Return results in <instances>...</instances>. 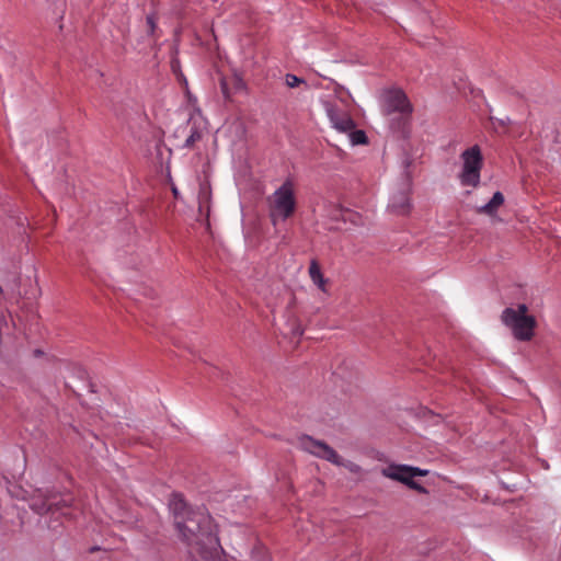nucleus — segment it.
<instances>
[{
  "label": "nucleus",
  "mask_w": 561,
  "mask_h": 561,
  "mask_svg": "<svg viewBox=\"0 0 561 561\" xmlns=\"http://www.w3.org/2000/svg\"><path fill=\"white\" fill-rule=\"evenodd\" d=\"M174 526L192 561H221L222 548L214 520L205 507L192 508L181 494L170 502Z\"/></svg>",
  "instance_id": "1"
},
{
  "label": "nucleus",
  "mask_w": 561,
  "mask_h": 561,
  "mask_svg": "<svg viewBox=\"0 0 561 561\" xmlns=\"http://www.w3.org/2000/svg\"><path fill=\"white\" fill-rule=\"evenodd\" d=\"M381 110L393 130H401L408 124L413 107L401 89H388L382 93Z\"/></svg>",
  "instance_id": "2"
},
{
  "label": "nucleus",
  "mask_w": 561,
  "mask_h": 561,
  "mask_svg": "<svg viewBox=\"0 0 561 561\" xmlns=\"http://www.w3.org/2000/svg\"><path fill=\"white\" fill-rule=\"evenodd\" d=\"M270 218L274 226L293 217L297 208L295 183L287 179L267 198Z\"/></svg>",
  "instance_id": "3"
},
{
  "label": "nucleus",
  "mask_w": 561,
  "mask_h": 561,
  "mask_svg": "<svg viewBox=\"0 0 561 561\" xmlns=\"http://www.w3.org/2000/svg\"><path fill=\"white\" fill-rule=\"evenodd\" d=\"M501 320L512 331L516 340L525 342L533 339L537 321L534 316L528 314L526 305L520 304L516 308L504 309Z\"/></svg>",
  "instance_id": "4"
},
{
  "label": "nucleus",
  "mask_w": 561,
  "mask_h": 561,
  "mask_svg": "<svg viewBox=\"0 0 561 561\" xmlns=\"http://www.w3.org/2000/svg\"><path fill=\"white\" fill-rule=\"evenodd\" d=\"M296 445L304 451H307L318 458L330 461L335 466H341L352 473H359L360 467L350 460H344L332 447L322 440L313 439L308 435H302L297 438Z\"/></svg>",
  "instance_id": "5"
},
{
  "label": "nucleus",
  "mask_w": 561,
  "mask_h": 561,
  "mask_svg": "<svg viewBox=\"0 0 561 561\" xmlns=\"http://www.w3.org/2000/svg\"><path fill=\"white\" fill-rule=\"evenodd\" d=\"M462 161L459 180L461 185L477 187L480 183L483 156L478 145H474L460 154Z\"/></svg>",
  "instance_id": "6"
},
{
  "label": "nucleus",
  "mask_w": 561,
  "mask_h": 561,
  "mask_svg": "<svg viewBox=\"0 0 561 561\" xmlns=\"http://www.w3.org/2000/svg\"><path fill=\"white\" fill-rule=\"evenodd\" d=\"M381 474L386 478L402 482L410 489H413L420 493H426L425 488L413 480L415 477L426 476V470L407 465H390L381 469Z\"/></svg>",
  "instance_id": "7"
},
{
  "label": "nucleus",
  "mask_w": 561,
  "mask_h": 561,
  "mask_svg": "<svg viewBox=\"0 0 561 561\" xmlns=\"http://www.w3.org/2000/svg\"><path fill=\"white\" fill-rule=\"evenodd\" d=\"M327 113L332 126L340 133H347L355 128V122L348 112L337 105H329Z\"/></svg>",
  "instance_id": "8"
},
{
  "label": "nucleus",
  "mask_w": 561,
  "mask_h": 561,
  "mask_svg": "<svg viewBox=\"0 0 561 561\" xmlns=\"http://www.w3.org/2000/svg\"><path fill=\"white\" fill-rule=\"evenodd\" d=\"M55 496L53 495H45L44 500H33L31 503V508L39 514H46L50 511H59L64 506L68 505V502L66 500H59L54 501Z\"/></svg>",
  "instance_id": "9"
},
{
  "label": "nucleus",
  "mask_w": 561,
  "mask_h": 561,
  "mask_svg": "<svg viewBox=\"0 0 561 561\" xmlns=\"http://www.w3.org/2000/svg\"><path fill=\"white\" fill-rule=\"evenodd\" d=\"M409 194V188L405 187L392 195L389 204V208L392 213L397 215H407L410 213L411 204Z\"/></svg>",
  "instance_id": "10"
},
{
  "label": "nucleus",
  "mask_w": 561,
  "mask_h": 561,
  "mask_svg": "<svg viewBox=\"0 0 561 561\" xmlns=\"http://www.w3.org/2000/svg\"><path fill=\"white\" fill-rule=\"evenodd\" d=\"M183 133H187L185 141L183 144L184 148H193L197 141H199L203 137V127L202 124L196 119L191 118L187 125L182 129Z\"/></svg>",
  "instance_id": "11"
},
{
  "label": "nucleus",
  "mask_w": 561,
  "mask_h": 561,
  "mask_svg": "<svg viewBox=\"0 0 561 561\" xmlns=\"http://www.w3.org/2000/svg\"><path fill=\"white\" fill-rule=\"evenodd\" d=\"M309 276L312 283L323 293L327 291L328 279L323 276L321 267L317 260H312L309 265Z\"/></svg>",
  "instance_id": "12"
},
{
  "label": "nucleus",
  "mask_w": 561,
  "mask_h": 561,
  "mask_svg": "<svg viewBox=\"0 0 561 561\" xmlns=\"http://www.w3.org/2000/svg\"><path fill=\"white\" fill-rule=\"evenodd\" d=\"M503 204L504 195L501 192H495L489 203L478 208V213L493 216Z\"/></svg>",
  "instance_id": "13"
},
{
  "label": "nucleus",
  "mask_w": 561,
  "mask_h": 561,
  "mask_svg": "<svg viewBox=\"0 0 561 561\" xmlns=\"http://www.w3.org/2000/svg\"><path fill=\"white\" fill-rule=\"evenodd\" d=\"M211 197V188L208 182L204 181L199 184L198 191V209L203 213L209 209V202Z\"/></svg>",
  "instance_id": "14"
},
{
  "label": "nucleus",
  "mask_w": 561,
  "mask_h": 561,
  "mask_svg": "<svg viewBox=\"0 0 561 561\" xmlns=\"http://www.w3.org/2000/svg\"><path fill=\"white\" fill-rule=\"evenodd\" d=\"M346 134L348 136L350 142L353 146L366 145L368 142V138L364 130L354 128V129H351L350 131H347Z\"/></svg>",
  "instance_id": "15"
},
{
  "label": "nucleus",
  "mask_w": 561,
  "mask_h": 561,
  "mask_svg": "<svg viewBox=\"0 0 561 561\" xmlns=\"http://www.w3.org/2000/svg\"><path fill=\"white\" fill-rule=\"evenodd\" d=\"M287 327H288V330L286 333L290 334L291 337H294V339L301 336L304 333V330L301 329V327L298 323V320L296 318L288 320Z\"/></svg>",
  "instance_id": "16"
},
{
  "label": "nucleus",
  "mask_w": 561,
  "mask_h": 561,
  "mask_svg": "<svg viewBox=\"0 0 561 561\" xmlns=\"http://www.w3.org/2000/svg\"><path fill=\"white\" fill-rule=\"evenodd\" d=\"M304 80L301 78H298L297 76L295 75H290L288 73L286 76V84L289 87V88H296L298 87L300 83H302Z\"/></svg>",
  "instance_id": "17"
},
{
  "label": "nucleus",
  "mask_w": 561,
  "mask_h": 561,
  "mask_svg": "<svg viewBox=\"0 0 561 561\" xmlns=\"http://www.w3.org/2000/svg\"><path fill=\"white\" fill-rule=\"evenodd\" d=\"M171 69L172 71L178 76V79L179 81H183L184 83H186V79L184 78L183 73L180 72V64L178 60H172L171 62Z\"/></svg>",
  "instance_id": "18"
},
{
  "label": "nucleus",
  "mask_w": 561,
  "mask_h": 561,
  "mask_svg": "<svg viewBox=\"0 0 561 561\" xmlns=\"http://www.w3.org/2000/svg\"><path fill=\"white\" fill-rule=\"evenodd\" d=\"M147 26L149 28V32L150 34L156 37V31H157V26H156V18L153 15H149L147 16Z\"/></svg>",
  "instance_id": "19"
},
{
  "label": "nucleus",
  "mask_w": 561,
  "mask_h": 561,
  "mask_svg": "<svg viewBox=\"0 0 561 561\" xmlns=\"http://www.w3.org/2000/svg\"><path fill=\"white\" fill-rule=\"evenodd\" d=\"M220 87H221V91L224 93V95L228 99L230 98V94H229V90H228V87H227V82L226 80H221L220 82Z\"/></svg>",
  "instance_id": "20"
},
{
  "label": "nucleus",
  "mask_w": 561,
  "mask_h": 561,
  "mask_svg": "<svg viewBox=\"0 0 561 561\" xmlns=\"http://www.w3.org/2000/svg\"><path fill=\"white\" fill-rule=\"evenodd\" d=\"M172 193H173L175 198L179 197V191H178V188L175 186L172 187Z\"/></svg>",
  "instance_id": "21"
},
{
  "label": "nucleus",
  "mask_w": 561,
  "mask_h": 561,
  "mask_svg": "<svg viewBox=\"0 0 561 561\" xmlns=\"http://www.w3.org/2000/svg\"><path fill=\"white\" fill-rule=\"evenodd\" d=\"M346 215H347V218H348V219H351V218H352V216H353V214H352V213H350V211H347V213H346Z\"/></svg>",
  "instance_id": "22"
},
{
  "label": "nucleus",
  "mask_w": 561,
  "mask_h": 561,
  "mask_svg": "<svg viewBox=\"0 0 561 561\" xmlns=\"http://www.w3.org/2000/svg\"><path fill=\"white\" fill-rule=\"evenodd\" d=\"M2 291H3V290H2V287L0 286V295L2 294Z\"/></svg>",
  "instance_id": "23"
}]
</instances>
